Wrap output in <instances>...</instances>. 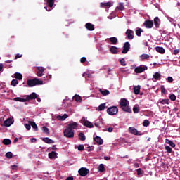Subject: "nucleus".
I'll list each match as a JSON object with an SVG mask.
<instances>
[{
  "mask_svg": "<svg viewBox=\"0 0 180 180\" xmlns=\"http://www.w3.org/2000/svg\"><path fill=\"white\" fill-rule=\"evenodd\" d=\"M79 124L75 122H70L64 130V136L68 139H72L74 137L75 131L78 129Z\"/></svg>",
  "mask_w": 180,
  "mask_h": 180,
  "instance_id": "f257e3e1",
  "label": "nucleus"
},
{
  "mask_svg": "<svg viewBox=\"0 0 180 180\" xmlns=\"http://www.w3.org/2000/svg\"><path fill=\"white\" fill-rule=\"evenodd\" d=\"M120 108L124 112L131 113V108L129 106V101L126 98H122L120 101Z\"/></svg>",
  "mask_w": 180,
  "mask_h": 180,
  "instance_id": "f03ea898",
  "label": "nucleus"
},
{
  "mask_svg": "<svg viewBox=\"0 0 180 180\" xmlns=\"http://www.w3.org/2000/svg\"><path fill=\"white\" fill-rule=\"evenodd\" d=\"M27 84L30 88H32V86H36V85H43V81L40 80V79L34 78L33 79H28Z\"/></svg>",
  "mask_w": 180,
  "mask_h": 180,
  "instance_id": "7ed1b4c3",
  "label": "nucleus"
},
{
  "mask_svg": "<svg viewBox=\"0 0 180 180\" xmlns=\"http://www.w3.org/2000/svg\"><path fill=\"white\" fill-rule=\"evenodd\" d=\"M107 113L110 115V116L117 115V113H119V108L117 106H111L107 109Z\"/></svg>",
  "mask_w": 180,
  "mask_h": 180,
  "instance_id": "20e7f679",
  "label": "nucleus"
},
{
  "mask_svg": "<svg viewBox=\"0 0 180 180\" xmlns=\"http://www.w3.org/2000/svg\"><path fill=\"white\" fill-rule=\"evenodd\" d=\"M80 123L83 124V126H85L86 127H89L90 129H92L94 127V124L92 122L86 120L85 117H82L80 120Z\"/></svg>",
  "mask_w": 180,
  "mask_h": 180,
  "instance_id": "39448f33",
  "label": "nucleus"
},
{
  "mask_svg": "<svg viewBox=\"0 0 180 180\" xmlns=\"http://www.w3.org/2000/svg\"><path fill=\"white\" fill-rule=\"evenodd\" d=\"M148 68L145 65H141L139 66H137L135 69L134 71L136 74H141V72H143V71L147 70Z\"/></svg>",
  "mask_w": 180,
  "mask_h": 180,
  "instance_id": "423d86ee",
  "label": "nucleus"
},
{
  "mask_svg": "<svg viewBox=\"0 0 180 180\" xmlns=\"http://www.w3.org/2000/svg\"><path fill=\"white\" fill-rule=\"evenodd\" d=\"M78 173L80 176H86L88 174H89V169L85 167H82L79 169Z\"/></svg>",
  "mask_w": 180,
  "mask_h": 180,
  "instance_id": "0eeeda50",
  "label": "nucleus"
},
{
  "mask_svg": "<svg viewBox=\"0 0 180 180\" xmlns=\"http://www.w3.org/2000/svg\"><path fill=\"white\" fill-rule=\"evenodd\" d=\"M129 50H130V43L125 42L122 51V54H127V53H129Z\"/></svg>",
  "mask_w": 180,
  "mask_h": 180,
  "instance_id": "6e6552de",
  "label": "nucleus"
},
{
  "mask_svg": "<svg viewBox=\"0 0 180 180\" xmlns=\"http://www.w3.org/2000/svg\"><path fill=\"white\" fill-rule=\"evenodd\" d=\"M129 131L131 133V134H134V136H141V133L134 127H129Z\"/></svg>",
  "mask_w": 180,
  "mask_h": 180,
  "instance_id": "1a4fd4ad",
  "label": "nucleus"
},
{
  "mask_svg": "<svg viewBox=\"0 0 180 180\" xmlns=\"http://www.w3.org/2000/svg\"><path fill=\"white\" fill-rule=\"evenodd\" d=\"M126 34L129 39V40H133L134 39V32L130 29H128L126 32Z\"/></svg>",
  "mask_w": 180,
  "mask_h": 180,
  "instance_id": "9d476101",
  "label": "nucleus"
},
{
  "mask_svg": "<svg viewBox=\"0 0 180 180\" xmlns=\"http://www.w3.org/2000/svg\"><path fill=\"white\" fill-rule=\"evenodd\" d=\"M47 4L49 8L47 6H45L44 9H46L48 12H50V11H51L50 8H53V5H54V0H47Z\"/></svg>",
  "mask_w": 180,
  "mask_h": 180,
  "instance_id": "9b49d317",
  "label": "nucleus"
},
{
  "mask_svg": "<svg viewBox=\"0 0 180 180\" xmlns=\"http://www.w3.org/2000/svg\"><path fill=\"white\" fill-rule=\"evenodd\" d=\"M38 71L37 72V77H43V72L46 70V68L43 67H37Z\"/></svg>",
  "mask_w": 180,
  "mask_h": 180,
  "instance_id": "f8f14e48",
  "label": "nucleus"
},
{
  "mask_svg": "<svg viewBox=\"0 0 180 180\" xmlns=\"http://www.w3.org/2000/svg\"><path fill=\"white\" fill-rule=\"evenodd\" d=\"M13 124V120L12 118H8L4 122V126L6 127H9V126H12Z\"/></svg>",
  "mask_w": 180,
  "mask_h": 180,
  "instance_id": "ddd939ff",
  "label": "nucleus"
},
{
  "mask_svg": "<svg viewBox=\"0 0 180 180\" xmlns=\"http://www.w3.org/2000/svg\"><path fill=\"white\" fill-rule=\"evenodd\" d=\"M85 27H86V29H87V30H89L90 32L95 30V25H94V24H92L91 22H87L85 25Z\"/></svg>",
  "mask_w": 180,
  "mask_h": 180,
  "instance_id": "4468645a",
  "label": "nucleus"
},
{
  "mask_svg": "<svg viewBox=\"0 0 180 180\" xmlns=\"http://www.w3.org/2000/svg\"><path fill=\"white\" fill-rule=\"evenodd\" d=\"M144 25H145L146 27H147V29H151V27H153V26H154V22H153L151 20H146L144 22Z\"/></svg>",
  "mask_w": 180,
  "mask_h": 180,
  "instance_id": "2eb2a0df",
  "label": "nucleus"
},
{
  "mask_svg": "<svg viewBox=\"0 0 180 180\" xmlns=\"http://www.w3.org/2000/svg\"><path fill=\"white\" fill-rule=\"evenodd\" d=\"M94 140L96 141V143H97V144H98V146H102V144H103V139H102V138L100 136H96L94 138Z\"/></svg>",
  "mask_w": 180,
  "mask_h": 180,
  "instance_id": "dca6fc26",
  "label": "nucleus"
},
{
  "mask_svg": "<svg viewBox=\"0 0 180 180\" xmlns=\"http://www.w3.org/2000/svg\"><path fill=\"white\" fill-rule=\"evenodd\" d=\"M37 98V94L36 93H32L30 95L27 96L26 100L30 101L32 99H36Z\"/></svg>",
  "mask_w": 180,
  "mask_h": 180,
  "instance_id": "f3484780",
  "label": "nucleus"
},
{
  "mask_svg": "<svg viewBox=\"0 0 180 180\" xmlns=\"http://www.w3.org/2000/svg\"><path fill=\"white\" fill-rule=\"evenodd\" d=\"M110 51L112 54H117L119 53V49L116 46L110 47Z\"/></svg>",
  "mask_w": 180,
  "mask_h": 180,
  "instance_id": "a211bd4d",
  "label": "nucleus"
},
{
  "mask_svg": "<svg viewBox=\"0 0 180 180\" xmlns=\"http://www.w3.org/2000/svg\"><path fill=\"white\" fill-rule=\"evenodd\" d=\"M68 118V115L67 114H64L63 116L61 115H57L56 119H58V120H60V121H64L65 120V119Z\"/></svg>",
  "mask_w": 180,
  "mask_h": 180,
  "instance_id": "6ab92c4d",
  "label": "nucleus"
},
{
  "mask_svg": "<svg viewBox=\"0 0 180 180\" xmlns=\"http://www.w3.org/2000/svg\"><path fill=\"white\" fill-rule=\"evenodd\" d=\"M99 92L101 94V95H103V96H106L108 95H109L110 92L109 90L108 89H99Z\"/></svg>",
  "mask_w": 180,
  "mask_h": 180,
  "instance_id": "aec40b11",
  "label": "nucleus"
},
{
  "mask_svg": "<svg viewBox=\"0 0 180 180\" xmlns=\"http://www.w3.org/2000/svg\"><path fill=\"white\" fill-rule=\"evenodd\" d=\"M140 85L138 86H134V92L135 95H139L140 94V89H141Z\"/></svg>",
  "mask_w": 180,
  "mask_h": 180,
  "instance_id": "412c9836",
  "label": "nucleus"
},
{
  "mask_svg": "<svg viewBox=\"0 0 180 180\" xmlns=\"http://www.w3.org/2000/svg\"><path fill=\"white\" fill-rule=\"evenodd\" d=\"M48 155L51 160L57 158V153H56L55 151H52V152L49 153Z\"/></svg>",
  "mask_w": 180,
  "mask_h": 180,
  "instance_id": "4be33fe9",
  "label": "nucleus"
},
{
  "mask_svg": "<svg viewBox=\"0 0 180 180\" xmlns=\"http://www.w3.org/2000/svg\"><path fill=\"white\" fill-rule=\"evenodd\" d=\"M43 141H44V143H46L47 144H54V141L49 138H44Z\"/></svg>",
  "mask_w": 180,
  "mask_h": 180,
  "instance_id": "5701e85b",
  "label": "nucleus"
},
{
  "mask_svg": "<svg viewBox=\"0 0 180 180\" xmlns=\"http://www.w3.org/2000/svg\"><path fill=\"white\" fill-rule=\"evenodd\" d=\"M14 77L15 79H19L20 81L23 79V75L19 72H15Z\"/></svg>",
  "mask_w": 180,
  "mask_h": 180,
  "instance_id": "b1692460",
  "label": "nucleus"
},
{
  "mask_svg": "<svg viewBox=\"0 0 180 180\" xmlns=\"http://www.w3.org/2000/svg\"><path fill=\"white\" fill-rule=\"evenodd\" d=\"M108 41L111 42V44H116L117 43V38L116 37H111L107 39Z\"/></svg>",
  "mask_w": 180,
  "mask_h": 180,
  "instance_id": "393cba45",
  "label": "nucleus"
},
{
  "mask_svg": "<svg viewBox=\"0 0 180 180\" xmlns=\"http://www.w3.org/2000/svg\"><path fill=\"white\" fill-rule=\"evenodd\" d=\"M79 140H81L82 141H85V140H86V137L85 136V134H84V133H79Z\"/></svg>",
  "mask_w": 180,
  "mask_h": 180,
  "instance_id": "a878e982",
  "label": "nucleus"
},
{
  "mask_svg": "<svg viewBox=\"0 0 180 180\" xmlns=\"http://www.w3.org/2000/svg\"><path fill=\"white\" fill-rule=\"evenodd\" d=\"M32 129H34V130L35 131H37L39 130V127H37V124H36V122H30Z\"/></svg>",
  "mask_w": 180,
  "mask_h": 180,
  "instance_id": "bb28decb",
  "label": "nucleus"
},
{
  "mask_svg": "<svg viewBox=\"0 0 180 180\" xmlns=\"http://www.w3.org/2000/svg\"><path fill=\"white\" fill-rule=\"evenodd\" d=\"M105 108H106V103H102L98 106V110L102 112V110H105Z\"/></svg>",
  "mask_w": 180,
  "mask_h": 180,
  "instance_id": "cd10ccee",
  "label": "nucleus"
},
{
  "mask_svg": "<svg viewBox=\"0 0 180 180\" xmlns=\"http://www.w3.org/2000/svg\"><path fill=\"white\" fill-rule=\"evenodd\" d=\"M98 170L99 172H104L105 165L103 164H100V165L98 167Z\"/></svg>",
  "mask_w": 180,
  "mask_h": 180,
  "instance_id": "c85d7f7f",
  "label": "nucleus"
},
{
  "mask_svg": "<svg viewBox=\"0 0 180 180\" xmlns=\"http://www.w3.org/2000/svg\"><path fill=\"white\" fill-rule=\"evenodd\" d=\"M166 143L167 144H169L173 148H175L176 145L172 141L169 139H166Z\"/></svg>",
  "mask_w": 180,
  "mask_h": 180,
  "instance_id": "c756f323",
  "label": "nucleus"
},
{
  "mask_svg": "<svg viewBox=\"0 0 180 180\" xmlns=\"http://www.w3.org/2000/svg\"><path fill=\"white\" fill-rule=\"evenodd\" d=\"M11 143H12V141L9 139H4L3 140V144H4L5 146H9Z\"/></svg>",
  "mask_w": 180,
  "mask_h": 180,
  "instance_id": "7c9ffc66",
  "label": "nucleus"
},
{
  "mask_svg": "<svg viewBox=\"0 0 180 180\" xmlns=\"http://www.w3.org/2000/svg\"><path fill=\"white\" fill-rule=\"evenodd\" d=\"M14 101H15V102H26L27 101L26 98H20V97L15 98Z\"/></svg>",
  "mask_w": 180,
  "mask_h": 180,
  "instance_id": "2f4dec72",
  "label": "nucleus"
},
{
  "mask_svg": "<svg viewBox=\"0 0 180 180\" xmlns=\"http://www.w3.org/2000/svg\"><path fill=\"white\" fill-rule=\"evenodd\" d=\"M73 99H75V101L76 102H82V98H81V96H79V95H75L73 97Z\"/></svg>",
  "mask_w": 180,
  "mask_h": 180,
  "instance_id": "473e14b6",
  "label": "nucleus"
},
{
  "mask_svg": "<svg viewBox=\"0 0 180 180\" xmlns=\"http://www.w3.org/2000/svg\"><path fill=\"white\" fill-rule=\"evenodd\" d=\"M162 105H169V99H162L160 101Z\"/></svg>",
  "mask_w": 180,
  "mask_h": 180,
  "instance_id": "72a5a7b5",
  "label": "nucleus"
},
{
  "mask_svg": "<svg viewBox=\"0 0 180 180\" xmlns=\"http://www.w3.org/2000/svg\"><path fill=\"white\" fill-rule=\"evenodd\" d=\"M165 150H166V151H167V153H168V154H171V153H172V148L171 147H169V146H165Z\"/></svg>",
  "mask_w": 180,
  "mask_h": 180,
  "instance_id": "f704fd0d",
  "label": "nucleus"
},
{
  "mask_svg": "<svg viewBox=\"0 0 180 180\" xmlns=\"http://www.w3.org/2000/svg\"><path fill=\"white\" fill-rule=\"evenodd\" d=\"M19 84V81L18 79H13L11 82L12 86H16Z\"/></svg>",
  "mask_w": 180,
  "mask_h": 180,
  "instance_id": "c9c22d12",
  "label": "nucleus"
},
{
  "mask_svg": "<svg viewBox=\"0 0 180 180\" xmlns=\"http://www.w3.org/2000/svg\"><path fill=\"white\" fill-rule=\"evenodd\" d=\"M140 58H141V60H147V58H150V55L148 54H142L140 56Z\"/></svg>",
  "mask_w": 180,
  "mask_h": 180,
  "instance_id": "e433bc0d",
  "label": "nucleus"
},
{
  "mask_svg": "<svg viewBox=\"0 0 180 180\" xmlns=\"http://www.w3.org/2000/svg\"><path fill=\"white\" fill-rule=\"evenodd\" d=\"M161 94L162 95H166L167 94V89H165V87L164 86H161Z\"/></svg>",
  "mask_w": 180,
  "mask_h": 180,
  "instance_id": "4c0bfd02",
  "label": "nucleus"
},
{
  "mask_svg": "<svg viewBox=\"0 0 180 180\" xmlns=\"http://www.w3.org/2000/svg\"><path fill=\"white\" fill-rule=\"evenodd\" d=\"M141 33H143V29L139 28L138 30H136V36H139V37L141 36Z\"/></svg>",
  "mask_w": 180,
  "mask_h": 180,
  "instance_id": "58836bf2",
  "label": "nucleus"
},
{
  "mask_svg": "<svg viewBox=\"0 0 180 180\" xmlns=\"http://www.w3.org/2000/svg\"><path fill=\"white\" fill-rule=\"evenodd\" d=\"M101 6H102L103 8H105V6H109V7H110V6H112V3H110V2L101 3Z\"/></svg>",
  "mask_w": 180,
  "mask_h": 180,
  "instance_id": "ea45409f",
  "label": "nucleus"
},
{
  "mask_svg": "<svg viewBox=\"0 0 180 180\" xmlns=\"http://www.w3.org/2000/svg\"><path fill=\"white\" fill-rule=\"evenodd\" d=\"M143 126H144V127H148V126H150V121L145 120L143 122Z\"/></svg>",
  "mask_w": 180,
  "mask_h": 180,
  "instance_id": "a19ab883",
  "label": "nucleus"
},
{
  "mask_svg": "<svg viewBox=\"0 0 180 180\" xmlns=\"http://www.w3.org/2000/svg\"><path fill=\"white\" fill-rule=\"evenodd\" d=\"M158 53H160V54H164L165 53V49L162 47L159 46Z\"/></svg>",
  "mask_w": 180,
  "mask_h": 180,
  "instance_id": "79ce46f5",
  "label": "nucleus"
},
{
  "mask_svg": "<svg viewBox=\"0 0 180 180\" xmlns=\"http://www.w3.org/2000/svg\"><path fill=\"white\" fill-rule=\"evenodd\" d=\"M42 131L46 134H49V128H47L46 126L42 127Z\"/></svg>",
  "mask_w": 180,
  "mask_h": 180,
  "instance_id": "37998d69",
  "label": "nucleus"
},
{
  "mask_svg": "<svg viewBox=\"0 0 180 180\" xmlns=\"http://www.w3.org/2000/svg\"><path fill=\"white\" fill-rule=\"evenodd\" d=\"M6 158H12V157H13V154L12 153V152H7L6 153Z\"/></svg>",
  "mask_w": 180,
  "mask_h": 180,
  "instance_id": "c03bdc74",
  "label": "nucleus"
},
{
  "mask_svg": "<svg viewBox=\"0 0 180 180\" xmlns=\"http://www.w3.org/2000/svg\"><path fill=\"white\" fill-rule=\"evenodd\" d=\"M133 112L134 113H139V112H140V109L139 108V107H137V105H135L133 108Z\"/></svg>",
  "mask_w": 180,
  "mask_h": 180,
  "instance_id": "a18cd8bd",
  "label": "nucleus"
},
{
  "mask_svg": "<svg viewBox=\"0 0 180 180\" xmlns=\"http://www.w3.org/2000/svg\"><path fill=\"white\" fill-rule=\"evenodd\" d=\"M153 81L156 82L158 81V72H156L155 75H153Z\"/></svg>",
  "mask_w": 180,
  "mask_h": 180,
  "instance_id": "49530a36",
  "label": "nucleus"
},
{
  "mask_svg": "<svg viewBox=\"0 0 180 180\" xmlns=\"http://www.w3.org/2000/svg\"><path fill=\"white\" fill-rule=\"evenodd\" d=\"M169 99L170 101H176V96L175 94H170Z\"/></svg>",
  "mask_w": 180,
  "mask_h": 180,
  "instance_id": "de8ad7c7",
  "label": "nucleus"
},
{
  "mask_svg": "<svg viewBox=\"0 0 180 180\" xmlns=\"http://www.w3.org/2000/svg\"><path fill=\"white\" fill-rule=\"evenodd\" d=\"M117 8H118L119 11H124V6L123 5V3H120Z\"/></svg>",
  "mask_w": 180,
  "mask_h": 180,
  "instance_id": "09e8293b",
  "label": "nucleus"
},
{
  "mask_svg": "<svg viewBox=\"0 0 180 180\" xmlns=\"http://www.w3.org/2000/svg\"><path fill=\"white\" fill-rule=\"evenodd\" d=\"M77 148L79 151H84V150H85V146H84V145H79Z\"/></svg>",
  "mask_w": 180,
  "mask_h": 180,
  "instance_id": "8fccbe9b",
  "label": "nucleus"
},
{
  "mask_svg": "<svg viewBox=\"0 0 180 180\" xmlns=\"http://www.w3.org/2000/svg\"><path fill=\"white\" fill-rule=\"evenodd\" d=\"M120 63L121 65H123V67H126V60H124V58H122L120 60Z\"/></svg>",
  "mask_w": 180,
  "mask_h": 180,
  "instance_id": "3c124183",
  "label": "nucleus"
},
{
  "mask_svg": "<svg viewBox=\"0 0 180 180\" xmlns=\"http://www.w3.org/2000/svg\"><path fill=\"white\" fill-rule=\"evenodd\" d=\"M94 126H96V127H99V126H101V121L97 120L94 123Z\"/></svg>",
  "mask_w": 180,
  "mask_h": 180,
  "instance_id": "603ef678",
  "label": "nucleus"
},
{
  "mask_svg": "<svg viewBox=\"0 0 180 180\" xmlns=\"http://www.w3.org/2000/svg\"><path fill=\"white\" fill-rule=\"evenodd\" d=\"M32 125L30 124H30H25V127L27 129V130H30V129H32Z\"/></svg>",
  "mask_w": 180,
  "mask_h": 180,
  "instance_id": "864d4df0",
  "label": "nucleus"
},
{
  "mask_svg": "<svg viewBox=\"0 0 180 180\" xmlns=\"http://www.w3.org/2000/svg\"><path fill=\"white\" fill-rule=\"evenodd\" d=\"M154 23H155V26H158V17L155 18Z\"/></svg>",
  "mask_w": 180,
  "mask_h": 180,
  "instance_id": "5fc2aeb1",
  "label": "nucleus"
},
{
  "mask_svg": "<svg viewBox=\"0 0 180 180\" xmlns=\"http://www.w3.org/2000/svg\"><path fill=\"white\" fill-rule=\"evenodd\" d=\"M167 80L168 82L171 83L174 81V79L172 78V77H168Z\"/></svg>",
  "mask_w": 180,
  "mask_h": 180,
  "instance_id": "6e6d98bb",
  "label": "nucleus"
},
{
  "mask_svg": "<svg viewBox=\"0 0 180 180\" xmlns=\"http://www.w3.org/2000/svg\"><path fill=\"white\" fill-rule=\"evenodd\" d=\"M136 172L139 176L141 175V168L137 169Z\"/></svg>",
  "mask_w": 180,
  "mask_h": 180,
  "instance_id": "4d7b16f0",
  "label": "nucleus"
},
{
  "mask_svg": "<svg viewBox=\"0 0 180 180\" xmlns=\"http://www.w3.org/2000/svg\"><path fill=\"white\" fill-rule=\"evenodd\" d=\"M179 53V49H175L173 51V54H174V56H176V54H178Z\"/></svg>",
  "mask_w": 180,
  "mask_h": 180,
  "instance_id": "13d9d810",
  "label": "nucleus"
},
{
  "mask_svg": "<svg viewBox=\"0 0 180 180\" xmlns=\"http://www.w3.org/2000/svg\"><path fill=\"white\" fill-rule=\"evenodd\" d=\"M85 61H86V58H85V57H82L80 59V63H85Z\"/></svg>",
  "mask_w": 180,
  "mask_h": 180,
  "instance_id": "bf43d9fd",
  "label": "nucleus"
},
{
  "mask_svg": "<svg viewBox=\"0 0 180 180\" xmlns=\"http://www.w3.org/2000/svg\"><path fill=\"white\" fill-rule=\"evenodd\" d=\"M13 171H16L18 169V166L16 165H14L12 166Z\"/></svg>",
  "mask_w": 180,
  "mask_h": 180,
  "instance_id": "052dcab7",
  "label": "nucleus"
},
{
  "mask_svg": "<svg viewBox=\"0 0 180 180\" xmlns=\"http://www.w3.org/2000/svg\"><path fill=\"white\" fill-rule=\"evenodd\" d=\"M104 160H105V161L110 160V156H105Z\"/></svg>",
  "mask_w": 180,
  "mask_h": 180,
  "instance_id": "680f3d73",
  "label": "nucleus"
},
{
  "mask_svg": "<svg viewBox=\"0 0 180 180\" xmlns=\"http://www.w3.org/2000/svg\"><path fill=\"white\" fill-rule=\"evenodd\" d=\"M108 131H109V133H112V131H113V127H110L108 128Z\"/></svg>",
  "mask_w": 180,
  "mask_h": 180,
  "instance_id": "e2e57ef3",
  "label": "nucleus"
},
{
  "mask_svg": "<svg viewBox=\"0 0 180 180\" xmlns=\"http://www.w3.org/2000/svg\"><path fill=\"white\" fill-rule=\"evenodd\" d=\"M37 139L35 138L31 139V143H36Z\"/></svg>",
  "mask_w": 180,
  "mask_h": 180,
  "instance_id": "0e129e2a",
  "label": "nucleus"
},
{
  "mask_svg": "<svg viewBox=\"0 0 180 180\" xmlns=\"http://www.w3.org/2000/svg\"><path fill=\"white\" fill-rule=\"evenodd\" d=\"M20 57H22V55L18 53V54L15 56V59H16V58H20Z\"/></svg>",
  "mask_w": 180,
  "mask_h": 180,
  "instance_id": "69168bd1",
  "label": "nucleus"
},
{
  "mask_svg": "<svg viewBox=\"0 0 180 180\" xmlns=\"http://www.w3.org/2000/svg\"><path fill=\"white\" fill-rule=\"evenodd\" d=\"M2 70H4V65L0 63V71H2Z\"/></svg>",
  "mask_w": 180,
  "mask_h": 180,
  "instance_id": "338daca9",
  "label": "nucleus"
},
{
  "mask_svg": "<svg viewBox=\"0 0 180 180\" xmlns=\"http://www.w3.org/2000/svg\"><path fill=\"white\" fill-rule=\"evenodd\" d=\"M66 180H74V177L72 176H69L66 179Z\"/></svg>",
  "mask_w": 180,
  "mask_h": 180,
  "instance_id": "774afa93",
  "label": "nucleus"
}]
</instances>
